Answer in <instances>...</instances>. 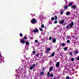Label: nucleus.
Wrapping results in <instances>:
<instances>
[{
  "label": "nucleus",
  "instance_id": "a878e982",
  "mask_svg": "<svg viewBox=\"0 0 79 79\" xmlns=\"http://www.w3.org/2000/svg\"><path fill=\"white\" fill-rule=\"evenodd\" d=\"M41 27H42V28H44V25H41Z\"/></svg>",
  "mask_w": 79,
  "mask_h": 79
},
{
  "label": "nucleus",
  "instance_id": "c756f323",
  "mask_svg": "<svg viewBox=\"0 0 79 79\" xmlns=\"http://www.w3.org/2000/svg\"><path fill=\"white\" fill-rule=\"evenodd\" d=\"M71 60H72V61H74V58H72L71 59Z\"/></svg>",
  "mask_w": 79,
  "mask_h": 79
},
{
  "label": "nucleus",
  "instance_id": "c9c22d12",
  "mask_svg": "<svg viewBox=\"0 0 79 79\" xmlns=\"http://www.w3.org/2000/svg\"><path fill=\"white\" fill-rule=\"evenodd\" d=\"M69 55H72V52H70V53H69Z\"/></svg>",
  "mask_w": 79,
  "mask_h": 79
},
{
  "label": "nucleus",
  "instance_id": "9b49d317",
  "mask_svg": "<svg viewBox=\"0 0 79 79\" xmlns=\"http://www.w3.org/2000/svg\"><path fill=\"white\" fill-rule=\"evenodd\" d=\"M40 18L41 19H44V16L42 15H41L40 17Z\"/></svg>",
  "mask_w": 79,
  "mask_h": 79
},
{
  "label": "nucleus",
  "instance_id": "f704fd0d",
  "mask_svg": "<svg viewBox=\"0 0 79 79\" xmlns=\"http://www.w3.org/2000/svg\"><path fill=\"white\" fill-rule=\"evenodd\" d=\"M67 43H69V42H70V41L69 40H67Z\"/></svg>",
  "mask_w": 79,
  "mask_h": 79
},
{
  "label": "nucleus",
  "instance_id": "2f4dec72",
  "mask_svg": "<svg viewBox=\"0 0 79 79\" xmlns=\"http://www.w3.org/2000/svg\"><path fill=\"white\" fill-rule=\"evenodd\" d=\"M39 29L41 31H42V29L41 28H40Z\"/></svg>",
  "mask_w": 79,
  "mask_h": 79
},
{
  "label": "nucleus",
  "instance_id": "393cba45",
  "mask_svg": "<svg viewBox=\"0 0 79 79\" xmlns=\"http://www.w3.org/2000/svg\"><path fill=\"white\" fill-rule=\"evenodd\" d=\"M51 20H52V21H53V20H55V19L54 18V17H52L51 18Z\"/></svg>",
  "mask_w": 79,
  "mask_h": 79
},
{
  "label": "nucleus",
  "instance_id": "412c9836",
  "mask_svg": "<svg viewBox=\"0 0 79 79\" xmlns=\"http://www.w3.org/2000/svg\"><path fill=\"white\" fill-rule=\"evenodd\" d=\"M55 20H56V19H57V16H56V15H55Z\"/></svg>",
  "mask_w": 79,
  "mask_h": 79
},
{
  "label": "nucleus",
  "instance_id": "f3484780",
  "mask_svg": "<svg viewBox=\"0 0 79 79\" xmlns=\"http://www.w3.org/2000/svg\"><path fill=\"white\" fill-rule=\"evenodd\" d=\"M40 73L41 75H44V72H40Z\"/></svg>",
  "mask_w": 79,
  "mask_h": 79
},
{
  "label": "nucleus",
  "instance_id": "bb28decb",
  "mask_svg": "<svg viewBox=\"0 0 79 79\" xmlns=\"http://www.w3.org/2000/svg\"><path fill=\"white\" fill-rule=\"evenodd\" d=\"M20 37H23V34L22 33H20Z\"/></svg>",
  "mask_w": 79,
  "mask_h": 79
},
{
  "label": "nucleus",
  "instance_id": "1a4fd4ad",
  "mask_svg": "<svg viewBox=\"0 0 79 79\" xmlns=\"http://www.w3.org/2000/svg\"><path fill=\"white\" fill-rule=\"evenodd\" d=\"M73 52L75 54H78V50H77L76 51H74Z\"/></svg>",
  "mask_w": 79,
  "mask_h": 79
},
{
  "label": "nucleus",
  "instance_id": "6ab92c4d",
  "mask_svg": "<svg viewBox=\"0 0 79 79\" xmlns=\"http://www.w3.org/2000/svg\"><path fill=\"white\" fill-rule=\"evenodd\" d=\"M65 45H66L65 44L63 43L61 45L62 47H64V46H65Z\"/></svg>",
  "mask_w": 79,
  "mask_h": 79
},
{
  "label": "nucleus",
  "instance_id": "4c0bfd02",
  "mask_svg": "<svg viewBox=\"0 0 79 79\" xmlns=\"http://www.w3.org/2000/svg\"><path fill=\"white\" fill-rule=\"evenodd\" d=\"M24 39H27V37L26 36H25L24 37Z\"/></svg>",
  "mask_w": 79,
  "mask_h": 79
},
{
  "label": "nucleus",
  "instance_id": "49530a36",
  "mask_svg": "<svg viewBox=\"0 0 79 79\" xmlns=\"http://www.w3.org/2000/svg\"><path fill=\"white\" fill-rule=\"evenodd\" d=\"M16 71H18V70H16Z\"/></svg>",
  "mask_w": 79,
  "mask_h": 79
},
{
  "label": "nucleus",
  "instance_id": "6e6552de",
  "mask_svg": "<svg viewBox=\"0 0 79 79\" xmlns=\"http://www.w3.org/2000/svg\"><path fill=\"white\" fill-rule=\"evenodd\" d=\"M71 8H73L74 10H75V9H76V6H71Z\"/></svg>",
  "mask_w": 79,
  "mask_h": 79
},
{
  "label": "nucleus",
  "instance_id": "58836bf2",
  "mask_svg": "<svg viewBox=\"0 0 79 79\" xmlns=\"http://www.w3.org/2000/svg\"><path fill=\"white\" fill-rule=\"evenodd\" d=\"M33 53H36V52H35V51H34L33 52Z\"/></svg>",
  "mask_w": 79,
  "mask_h": 79
},
{
  "label": "nucleus",
  "instance_id": "7ed1b4c3",
  "mask_svg": "<svg viewBox=\"0 0 79 79\" xmlns=\"http://www.w3.org/2000/svg\"><path fill=\"white\" fill-rule=\"evenodd\" d=\"M20 42H21V43H22L23 44H24V42H25V40H24V39H22L21 40Z\"/></svg>",
  "mask_w": 79,
  "mask_h": 79
},
{
  "label": "nucleus",
  "instance_id": "dca6fc26",
  "mask_svg": "<svg viewBox=\"0 0 79 79\" xmlns=\"http://www.w3.org/2000/svg\"><path fill=\"white\" fill-rule=\"evenodd\" d=\"M25 43L26 44V45H29V42L27 41L25 42Z\"/></svg>",
  "mask_w": 79,
  "mask_h": 79
},
{
  "label": "nucleus",
  "instance_id": "5701e85b",
  "mask_svg": "<svg viewBox=\"0 0 79 79\" xmlns=\"http://www.w3.org/2000/svg\"><path fill=\"white\" fill-rule=\"evenodd\" d=\"M47 51H50V48H49L47 49Z\"/></svg>",
  "mask_w": 79,
  "mask_h": 79
},
{
  "label": "nucleus",
  "instance_id": "2eb2a0df",
  "mask_svg": "<svg viewBox=\"0 0 79 79\" xmlns=\"http://www.w3.org/2000/svg\"><path fill=\"white\" fill-rule=\"evenodd\" d=\"M66 15H67V16H69V15H70V13L69 11H68L66 13Z\"/></svg>",
  "mask_w": 79,
  "mask_h": 79
},
{
  "label": "nucleus",
  "instance_id": "c85d7f7f",
  "mask_svg": "<svg viewBox=\"0 0 79 79\" xmlns=\"http://www.w3.org/2000/svg\"><path fill=\"white\" fill-rule=\"evenodd\" d=\"M63 11H61V12H60V14L61 15H63Z\"/></svg>",
  "mask_w": 79,
  "mask_h": 79
},
{
  "label": "nucleus",
  "instance_id": "b1692460",
  "mask_svg": "<svg viewBox=\"0 0 79 79\" xmlns=\"http://www.w3.org/2000/svg\"><path fill=\"white\" fill-rule=\"evenodd\" d=\"M50 76H51V77H53V74L51 73L50 75Z\"/></svg>",
  "mask_w": 79,
  "mask_h": 79
},
{
  "label": "nucleus",
  "instance_id": "ea45409f",
  "mask_svg": "<svg viewBox=\"0 0 79 79\" xmlns=\"http://www.w3.org/2000/svg\"><path fill=\"white\" fill-rule=\"evenodd\" d=\"M35 42H36V43L38 42V41L37 40H35Z\"/></svg>",
  "mask_w": 79,
  "mask_h": 79
},
{
  "label": "nucleus",
  "instance_id": "de8ad7c7",
  "mask_svg": "<svg viewBox=\"0 0 79 79\" xmlns=\"http://www.w3.org/2000/svg\"><path fill=\"white\" fill-rule=\"evenodd\" d=\"M44 34H45V33H44Z\"/></svg>",
  "mask_w": 79,
  "mask_h": 79
},
{
  "label": "nucleus",
  "instance_id": "a19ab883",
  "mask_svg": "<svg viewBox=\"0 0 79 79\" xmlns=\"http://www.w3.org/2000/svg\"><path fill=\"white\" fill-rule=\"evenodd\" d=\"M65 2H66V3H68V1H66V0H65Z\"/></svg>",
  "mask_w": 79,
  "mask_h": 79
},
{
  "label": "nucleus",
  "instance_id": "c03bdc74",
  "mask_svg": "<svg viewBox=\"0 0 79 79\" xmlns=\"http://www.w3.org/2000/svg\"><path fill=\"white\" fill-rule=\"evenodd\" d=\"M47 53H48V51H47Z\"/></svg>",
  "mask_w": 79,
  "mask_h": 79
},
{
  "label": "nucleus",
  "instance_id": "4468645a",
  "mask_svg": "<svg viewBox=\"0 0 79 79\" xmlns=\"http://www.w3.org/2000/svg\"><path fill=\"white\" fill-rule=\"evenodd\" d=\"M53 70V67H51L50 69H49V71L51 72Z\"/></svg>",
  "mask_w": 79,
  "mask_h": 79
},
{
  "label": "nucleus",
  "instance_id": "4be33fe9",
  "mask_svg": "<svg viewBox=\"0 0 79 79\" xmlns=\"http://www.w3.org/2000/svg\"><path fill=\"white\" fill-rule=\"evenodd\" d=\"M68 48H67V47H66L64 48V50H65V51H66L67 49Z\"/></svg>",
  "mask_w": 79,
  "mask_h": 79
},
{
  "label": "nucleus",
  "instance_id": "72a5a7b5",
  "mask_svg": "<svg viewBox=\"0 0 79 79\" xmlns=\"http://www.w3.org/2000/svg\"><path fill=\"white\" fill-rule=\"evenodd\" d=\"M49 39L50 40H52V37L50 36L49 37Z\"/></svg>",
  "mask_w": 79,
  "mask_h": 79
},
{
  "label": "nucleus",
  "instance_id": "0eeeda50",
  "mask_svg": "<svg viewBox=\"0 0 79 79\" xmlns=\"http://www.w3.org/2000/svg\"><path fill=\"white\" fill-rule=\"evenodd\" d=\"M64 19L62 20L61 21H60V24L64 23Z\"/></svg>",
  "mask_w": 79,
  "mask_h": 79
},
{
  "label": "nucleus",
  "instance_id": "a211bd4d",
  "mask_svg": "<svg viewBox=\"0 0 79 79\" xmlns=\"http://www.w3.org/2000/svg\"><path fill=\"white\" fill-rule=\"evenodd\" d=\"M73 5V3L72 2H71L70 4L68 5V6H71Z\"/></svg>",
  "mask_w": 79,
  "mask_h": 79
},
{
  "label": "nucleus",
  "instance_id": "f8f14e48",
  "mask_svg": "<svg viewBox=\"0 0 79 79\" xmlns=\"http://www.w3.org/2000/svg\"><path fill=\"white\" fill-rule=\"evenodd\" d=\"M47 77H50V72H48V73Z\"/></svg>",
  "mask_w": 79,
  "mask_h": 79
},
{
  "label": "nucleus",
  "instance_id": "39448f33",
  "mask_svg": "<svg viewBox=\"0 0 79 79\" xmlns=\"http://www.w3.org/2000/svg\"><path fill=\"white\" fill-rule=\"evenodd\" d=\"M35 66V64H34L33 65H32V66L31 67H30V69H32Z\"/></svg>",
  "mask_w": 79,
  "mask_h": 79
},
{
  "label": "nucleus",
  "instance_id": "aec40b11",
  "mask_svg": "<svg viewBox=\"0 0 79 79\" xmlns=\"http://www.w3.org/2000/svg\"><path fill=\"white\" fill-rule=\"evenodd\" d=\"M64 9H67V8H68V6H64Z\"/></svg>",
  "mask_w": 79,
  "mask_h": 79
},
{
  "label": "nucleus",
  "instance_id": "a18cd8bd",
  "mask_svg": "<svg viewBox=\"0 0 79 79\" xmlns=\"http://www.w3.org/2000/svg\"><path fill=\"white\" fill-rule=\"evenodd\" d=\"M53 79H56V78H54Z\"/></svg>",
  "mask_w": 79,
  "mask_h": 79
},
{
  "label": "nucleus",
  "instance_id": "e433bc0d",
  "mask_svg": "<svg viewBox=\"0 0 79 79\" xmlns=\"http://www.w3.org/2000/svg\"><path fill=\"white\" fill-rule=\"evenodd\" d=\"M36 56H37V57H39V56L38 54H36Z\"/></svg>",
  "mask_w": 79,
  "mask_h": 79
},
{
  "label": "nucleus",
  "instance_id": "ddd939ff",
  "mask_svg": "<svg viewBox=\"0 0 79 79\" xmlns=\"http://www.w3.org/2000/svg\"><path fill=\"white\" fill-rule=\"evenodd\" d=\"M55 53L53 52L51 55V56H52V57H53V56L55 55Z\"/></svg>",
  "mask_w": 79,
  "mask_h": 79
},
{
  "label": "nucleus",
  "instance_id": "473e14b6",
  "mask_svg": "<svg viewBox=\"0 0 79 79\" xmlns=\"http://www.w3.org/2000/svg\"><path fill=\"white\" fill-rule=\"evenodd\" d=\"M69 25H67V27H66V29H68V28H69Z\"/></svg>",
  "mask_w": 79,
  "mask_h": 79
},
{
  "label": "nucleus",
  "instance_id": "79ce46f5",
  "mask_svg": "<svg viewBox=\"0 0 79 79\" xmlns=\"http://www.w3.org/2000/svg\"><path fill=\"white\" fill-rule=\"evenodd\" d=\"M66 24V23H64L63 24V26H65Z\"/></svg>",
  "mask_w": 79,
  "mask_h": 79
},
{
  "label": "nucleus",
  "instance_id": "7c9ffc66",
  "mask_svg": "<svg viewBox=\"0 0 79 79\" xmlns=\"http://www.w3.org/2000/svg\"><path fill=\"white\" fill-rule=\"evenodd\" d=\"M58 23V21H56L54 22V23L55 24H56V23Z\"/></svg>",
  "mask_w": 79,
  "mask_h": 79
},
{
  "label": "nucleus",
  "instance_id": "9d476101",
  "mask_svg": "<svg viewBox=\"0 0 79 79\" xmlns=\"http://www.w3.org/2000/svg\"><path fill=\"white\" fill-rule=\"evenodd\" d=\"M52 42L53 43H56V39L55 38H54L52 40Z\"/></svg>",
  "mask_w": 79,
  "mask_h": 79
},
{
  "label": "nucleus",
  "instance_id": "20e7f679",
  "mask_svg": "<svg viewBox=\"0 0 79 79\" xmlns=\"http://www.w3.org/2000/svg\"><path fill=\"white\" fill-rule=\"evenodd\" d=\"M59 66H60V62H58L56 63V67L58 68Z\"/></svg>",
  "mask_w": 79,
  "mask_h": 79
},
{
  "label": "nucleus",
  "instance_id": "f03ea898",
  "mask_svg": "<svg viewBox=\"0 0 79 79\" xmlns=\"http://www.w3.org/2000/svg\"><path fill=\"white\" fill-rule=\"evenodd\" d=\"M33 32L35 33H36V32H38L39 33V30L37 28L33 30Z\"/></svg>",
  "mask_w": 79,
  "mask_h": 79
},
{
  "label": "nucleus",
  "instance_id": "f257e3e1",
  "mask_svg": "<svg viewBox=\"0 0 79 79\" xmlns=\"http://www.w3.org/2000/svg\"><path fill=\"white\" fill-rule=\"evenodd\" d=\"M37 21H36V19H33L31 20V23L32 24H35V23H37Z\"/></svg>",
  "mask_w": 79,
  "mask_h": 79
},
{
  "label": "nucleus",
  "instance_id": "cd10ccee",
  "mask_svg": "<svg viewBox=\"0 0 79 79\" xmlns=\"http://www.w3.org/2000/svg\"><path fill=\"white\" fill-rule=\"evenodd\" d=\"M66 79H69V76H67L66 77Z\"/></svg>",
  "mask_w": 79,
  "mask_h": 79
},
{
  "label": "nucleus",
  "instance_id": "423d86ee",
  "mask_svg": "<svg viewBox=\"0 0 79 79\" xmlns=\"http://www.w3.org/2000/svg\"><path fill=\"white\" fill-rule=\"evenodd\" d=\"M73 25H74V23H73V22H71V24H70V26L71 28L73 27Z\"/></svg>",
  "mask_w": 79,
  "mask_h": 79
},
{
  "label": "nucleus",
  "instance_id": "37998d69",
  "mask_svg": "<svg viewBox=\"0 0 79 79\" xmlns=\"http://www.w3.org/2000/svg\"><path fill=\"white\" fill-rule=\"evenodd\" d=\"M77 60H79V57H77Z\"/></svg>",
  "mask_w": 79,
  "mask_h": 79
}]
</instances>
